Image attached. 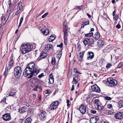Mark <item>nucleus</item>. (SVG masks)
<instances>
[{"label":"nucleus","mask_w":123,"mask_h":123,"mask_svg":"<svg viewBox=\"0 0 123 123\" xmlns=\"http://www.w3.org/2000/svg\"><path fill=\"white\" fill-rule=\"evenodd\" d=\"M32 70L33 72L32 74L30 75L28 77L29 78H32L33 75H37L39 72L40 69L37 66H36L33 62L29 63L26 66L24 71Z\"/></svg>","instance_id":"f257e3e1"},{"label":"nucleus","mask_w":123,"mask_h":123,"mask_svg":"<svg viewBox=\"0 0 123 123\" xmlns=\"http://www.w3.org/2000/svg\"><path fill=\"white\" fill-rule=\"evenodd\" d=\"M21 47L22 48L21 52L24 54L29 52L31 49V45L28 43H23Z\"/></svg>","instance_id":"f03ea898"},{"label":"nucleus","mask_w":123,"mask_h":123,"mask_svg":"<svg viewBox=\"0 0 123 123\" xmlns=\"http://www.w3.org/2000/svg\"><path fill=\"white\" fill-rule=\"evenodd\" d=\"M106 84L107 86H109L113 87L117 84V82L114 79L110 77L107 78Z\"/></svg>","instance_id":"7ed1b4c3"},{"label":"nucleus","mask_w":123,"mask_h":123,"mask_svg":"<svg viewBox=\"0 0 123 123\" xmlns=\"http://www.w3.org/2000/svg\"><path fill=\"white\" fill-rule=\"evenodd\" d=\"M22 73L21 68L19 66H16L14 69L13 73L15 76L16 78H19L21 76Z\"/></svg>","instance_id":"20e7f679"},{"label":"nucleus","mask_w":123,"mask_h":123,"mask_svg":"<svg viewBox=\"0 0 123 123\" xmlns=\"http://www.w3.org/2000/svg\"><path fill=\"white\" fill-rule=\"evenodd\" d=\"M68 27L66 25H65L63 27V31L64 34V43L65 45H66L67 43V37L68 36Z\"/></svg>","instance_id":"39448f33"},{"label":"nucleus","mask_w":123,"mask_h":123,"mask_svg":"<svg viewBox=\"0 0 123 123\" xmlns=\"http://www.w3.org/2000/svg\"><path fill=\"white\" fill-rule=\"evenodd\" d=\"M94 105L95 108L99 110H102L103 108V106L101 104L98 99H95L94 101Z\"/></svg>","instance_id":"423d86ee"},{"label":"nucleus","mask_w":123,"mask_h":123,"mask_svg":"<svg viewBox=\"0 0 123 123\" xmlns=\"http://www.w3.org/2000/svg\"><path fill=\"white\" fill-rule=\"evenodd\" d=\"M83 43L85 45H88L89 46H90V47L93 46L92 45L94 43L93 39L87 38H85V40L84 41Z\"/></svg>","instance_id":"0eeeda50"},{"label":"nucleus","mask_w":123,"mask_h":123,"mask_svg":"<svg viewBox=\"0 0 123 123\" xmlns=\"http://www.w3.org/2000/svg\"><path fill=\"white\" fill-rule=\"evenodd\" d=\"M58 102L57 101H55L53 102L50 105L49 109L51 110L55 109L58 106Z\"/></svg>","instance_id":"6e6552de"},{"label":"nucleus","mask_w":123,"mask_h":123,"mask_svg":"<svg viewBox=\"0 0 123 123\" xmlns=\"http://www.w3.org/2000/svg\"><path fill=\"white\" fill-rule=\"evenodd\" d=\"M91 88L92 91L97 92H99L100 91V88L96 84L91 86Z\"/></svg>","instance_id":"1a4fd4ad"},{"label":"nucleus","mask_w":123,"mask_h":123,"mask_svg":"<svg viewBox=\"0 0 123 123\" xmlns=\"http://www.w3.org/2000/svg\"><path fill=\"white\" fill-rule=\"evenodd\" d=\"M79 109L81 114H84L86 112V106L83 104H82L79 107Z\"/></svg>","instance_id":"9d476101"},{"label":"nucleus","mask_w":123,"mask_h":123,"mask_svg":"<svg viewBox=\"0 0 123 123\" xmlns=\"http://www.w3.org/2000/svg\"><path fill=\"white\" fill-rule=\"evenodd\" d=\"M114 116L116 119H121L123 118V112H118L115 114Z\"/></svg>","instance_id":"9b49d317"},{"label":"nucleus","mask_w":123,"mask_h":123,"mask_svg":"<svg viewBox=\"0 0 123 123\" xmlns=\"http://www.w3.org/2000/svg\"><path fill=\"white\" fill-rule=\"evenodd\" d=\"M3 119L5 121L10 120L11 118V117L10 113H6L4 114L2 116Z\"/></svg>","instance_id":"f8f14e48"},{"label":"nucleus","mask_w":123,"mask_h":123,"mask_svg":"<svg viewBox=\"0 0 123 123\" xmlns=\"http://www.w3.org/2000/svg\"><path fill=\"white\" fill-rule=\"evenodd\" d=\"M39 117L41 120L43 121L45 120L46 117V113L45 111L41 112L39 115Z\"/></svg>","instance_id":"ddd939ff"},{"label":"nucleus","mask_w":123,"mask_h":123,"mask_svg":"<svg viewBox=\"0 0 123 123\" xmlns=\"http://www.w3.org/2000/svg\"><path fill=\"white\" fill-rule=\"evenodd\" d=\"M87 59L91 60L94 57V54L93 52L89 51L87 53Z\"/></svg>","instance_id":"4468645a"},{"label":"nucleus","mask_w":123,"mask_h":123,"mask_svg":"<svg viewBox=\"0 0 123 123\" xmlns=\"http://www.w3.org/2000/svg\"><path fill=\"white\" fill-rule=\"evenodd\" d=\"M9 16H2L1 18V22L3 24H4L8 20Z\"/></svg>","instance_id":"2eb2a0df"},{"label":"nucleus","mask_w":123,"mask_h":123,"mask_svg":"<svg viewBox=\"0 0 123 123\" xmlns=\"http://www.w3.org/2000/svg\"><path fill=\"white\" fill-rule=\"evenodd\" d=\"M78 75L76 74H74L73 80L72 81V83L73 84L75 83V84H76L78 83Z\"/></svg>","instance_id":"dca6fc26"},{"label":"nucleus","mask_w":123,"mask_h":123,"mask_svg":"<svg viewBox=\"0 0 123 123\" xmlns=\"http://www.w3.org/2000/svg\"><path fill=\"white\" fill-rule=\"evenodd\" d=\"M54 82V79L52 74L51 73L49 75V84H53Z\"/></svg>","instance_id":"f3484780"},{"label":"nucleus","mask_w":123,"mask_h":123,"mask_svg":"<svg viewBox=\"0 0 123 123\" xmlns=\"http://www.w3.org/2000/svg\"><path fill=\"white\" fill-rule=\"evenodd\" d=\"M99 119L98 116H96L91 117L90 120V122L91 123H95Z\"/></svg>","instance_id":"a211bd4d"},{"label":"nucleus","mask_w":123,"mask_h":123,"mask_svg":"<svg viewBox=\"0 0 123 123\" xmlns=\"http://www.w3.org/2000/svg\"><path fill=\"white\" fill-rule=\"evenodd\" d=\"M33 72V71L32 70L29 71H24V72L23 73V74L24 76L25 77H27L28 75L29 74H32Z\"/></svg>","instance_id":"6ab92c4d"},{"label":"nucleus","mask_w":123,"mask_h":123,"mask_svg":"<svg viewBox=\"0 0 123 123\" xmlns=\"http://www.w3.org/2000/svg\"><path fill=\"white\" fill-rule=\"evenodd\" d=\"M14 61L12 59L9 62V63L7 67L6 68L7 70H9L10 68L13 66Z\"/></svg>","instance_id":"aec40b11"},{"label":"nucleus","mask_w":123,"mask_h":123,"mask_svg":"<svg viewBox=\"0 0 123 123\" xmlns=\"http://www.w3.org/2000/svg\"><path fill=\"white\" fill-rule=\"evenodd\" d=\"M100 35L99 32H96L94 34L93 37L96 40H97L100 37Z\"/></svg>","instance_id":"412c9836"},{"label":"nucleus","mask_w":123,"mask_h":123,"mask_svg":"<svg viewBox=\"0 0 123 123\" xmlns=\"http://www.w3.org/2000/svg\"><path fill=\"white\" fill-rule=\"evenodd\" d=\"M19 112L21 114H22L26 111L25 108L24 107H22L19 108L18 109Z\"/></svg>","instance_id":"4be33fe9"},{"label":"nucleus","mask_w":123,"mask_h":123,"mask_svg":"<svg viewBox=\"0 0 123 123\" xmlns=\"http://www.w3.org/2000/svg\"><path fill=\"white\" fill-rule=\"evenodd\" d=\"M41 31L45 35H47L49 33V30L47 29H42Z\"/></svg>","instance_id":"5701e85b"},{"label":"nucleus","mask_w":123,"mask_h":123,"mask_svg":"<svg viewBox=\"0 0 123 123\" xmlns=\"http://www.w3.org/2000/svg\"><path fill=\"white\" fill-rule=\"evenodd\" d=\"M104 43V42L103 40H99L98 41L97 45L99 47L101 46H103Z\"/></svg>","instance_id":"b1692460"},{"label":"nucleus","mask_w":123,"mask_h":123,"mask_svg":"<svg viewBox=\"0 0 123 123\" xmlns=\"http://www.w3.org/2000/svg\"><path fill=\"white\" fill-rule=\"evenodd\" d=\"M47 56V54L45 53H43L40 55V56L38 58L39 61L41 60V58H44L46 57Z\"/></svg>","instance_id":"393cba45"},{"label":"nucleus","mask_w":123,"mask_h":123,"mask_svg":"<svg viewBox=\"0 0 123 123\" xmlns=\"http://www.w3.org/2000/svg\"><path fill=\"white\" fill-rule=\"evenodd\" d=\"M22 3L21 2L19 1L18 4L17 9L19 10H21L22 8Z\"/></svg>","instance_id":"a878e982"},{"label":"nucleus","mask_w":123,"mask_h":123,"mask_svg":"<svg viewBox=\"0 0 123 123\" xmlns=\"http://www.w3.org/2000/svg\"><path fill=\"white\" fill-rule=\"evenodd\" d=\"M32 119L30 117L27 118L25 121V123H31Z\"/></svg>","instance_id":"bb28decb"},{"label":"nucleus","mask_w":123,"mask_h":123,"mask_svg":"<svg viewBox=\"0 0 123 123\" xmlns=\"http://www.w3.org/2000/svg\"><path fill=\"white\" fill-rule=\"evenodd\" d=\"M93 33L92 32H90L85 34V36L86 37H90L93 36Z\"/></svg>","instance_id":"cd10ccee"},{"label":"nucleus","mask_w":123,"mask_h":123,"mask_svg":"<svg viewBox=\"0 0 123 123\" xmlns=\"http://www.w3.org/2000/svg\"><path fill=\"white\" fill-rule=\"evenodd\" d=\"M56 62V60L55 57H53L52 58L51 63L52 65H54Z\"/></svg>","instance_id":"c85d7f7f"},{"label":"nucleus","mask_w":123,"mask_h":123,"mask_svg":"<svg viewBox=\"0 0 123 123\" xmlns=\"http://www.w3.org/2000/svg\"><path fill=\"white\" fill-rule=\"evenodd\" d=\"M123 107V101L121 100L118 102V107L121 108Z\"/></svg>","instance_id":"c756f323"},{"label":"nucleus","mask_w":123,"mask_h":123,"mask_svg":"<svg viewBox=\"0 0 123 123\" xmlns=\"http://www.w3.org/2000/svg\"><path fill=\"white\" fill-rule=\"evenodd\" d=\"M56 54L57 55V56L58 58H60L61 57L62 55V53L61 51H58L57 52Z\"/></svg>","instance_id":"7c9ffc66"},{"label":"nucleus","mask_w":123,"mask_h":123,"mask_svg":"<svg viewBox=\"0 0 123 123\" xmlns=\"http://www.w3.org/2000/svg\"><path fill=\"white\" fill-rule=\"evenodd\" d=\"M52 45L50 44H47L45 47V48L46 49H50L52 47Z\"/></svg>","instance_id":"2f4dec72"},{"label":"nucleus","mask_w":123,"mask_h":123,"mask_svg":"<svg viewBox=\"0 0 123 123\" xmlns=\"http://www.w3.org/2000/svg\"><path fill=\"white\" fill-rule=\"evenodd\" d=\"M85 51H83L82 52H80L79 53V57L83 58L84 54Z\"/></svg>","instance_id":"473e14b6"},{"label":"nucleus","mask_w":123,"mask_h":123,"mask_svg":"<svg viewBox=\"0 0 123 123\" xmlns=\"http://www.w3.org/2000/svg\"><path fill=\"white\" fill-rule=\"evenodd\" d=\"M104 98L107 100H110L112 99V98L108 96H105L104 97Z\"/></svg>","instance_id":"72a5a7b5"},{"label":"nucleus","mask_w":123,"mask_h":123,"mask_svg":"<svg viewBox=\"0 0 123 123\" xmlns=\"http://www.w3.org/2000/svg\"><path fill=\"white\" fill-rule=\"evenodd\" d=\"M83 6L82 5H81L80 6H76L73 9H80L82 8V6Z\"/></svg>","instance_id":"f704fd0d"},{"label":"nucleus","mask_w":123,"mask_h":123,"mask_svg":"<svg viewBox=\"0 0 123 123\" xmlns=\"http://www.w3.org/2000/svg\"><path fill=\"white\" fill-rule=\"evenodd\" d=\"M34 85L36 87V88H37L38 89H40L41 88V86H39V84H37L35 83Z\"/></svg>","instance_id":"c9c22d12"},{"label":"nucleus","mask_w":123,"mask_h":123,"mask_svg":"<svg viewBox=\"0 0 123 123\" xmlns=\"http://www.w3.org/2000/svg\"><path fill=\"white\" fill-rule=\"evenodd\" d=\"M35 79L33 78H32L30 80V83H32L33 84H35L34 82Z\"/></svg>","instance_id":"e433bc0d"},{"label":"nucleus","mask_w":123,"mask_h":123,"mask_svg":"<svg viewBox=\"0 0 123 123\" xmlns=\"http://www.w3.org/2000/svg\"><path fill=\"white\" fill-rule=\"evenodd\" d=\"M39 85L41 86H43L44 85V83L42 81L40 80H39Z\"/></svg>","instance_id":"4c0bfd02"},{"label":"nucleus","mask_w":123,"mask_h":123,"mask_svg":"<svg viewBox=\"0 0 123 123\" xmlns=\"http://www.w3.org/2000/svg\"><path fill=\"white\" fill-rule=\"evenodd\" d=\"M15 95V92H11L9 94V95L10 96H14Z\"/></svg>","instance_id":"58836bf2"},{"label":"nucleus","mask_w":123,"mask_h":123,"mask_svg":"<svg viewBox=\"0 0 123 123\" xmlns=\"http://www.w3.org/2000/svg\"><path fill=\"white\" fill-rule=\"evenodd\" d=\"M122 65V63L120 62L119 63L118 65L117 68H116L115 69H117V68H121Z\"/></svg>","instance_id":"ea45409f"},{"label":"nucleus","mask_w":123,"mask_h":123,"mask_svg":"<svg viewBox=\"0 0 123 123\" xmlns=\"http://www.w3.org/2000/svg\"><path fill=\"white\" fill-rule=\"evenodd\" d=\"M112 66L111 64V63H108L107 64L106 66V67L107 68H110V67L111 66Z\"/></svg>","instance_id":"a19ab883"},{"label":"nucleus","mask_w":123,"mask_h":123,"mask_svg":"<svg viewBox=\"0 0 123 123\" xmlns=\"http://www.w3.org/2000/svg\"><path fill=\"white\" fill-rule=\"evenodd\" d=\"M50 92L51 91L49 90H46V91L45 93V94H49L50 93Z\"/></svg>","instance_id":"79ce46f5"},{"label":"nucleus","mask_w":123,"mask_h":123,"mask_svg":"<svg viewBox=\"0 0 123 123\" xmlns=\"http://www.w3.org/2000/svg\"><path fill=\"white\" fill-rule=\"evenodd\" d=\"M21 12V10H19L17 9V11L15 13V15H17L19 13H20Z\"/></svg>","instance_id":"37998d69"},{"label":"nucleus","mask_w":123,"mask_h":123,"mask_svg":"<svg viewBox=\"0 0 123 123\" xmlns=\"http://www.w3.org/2000/svg\"><path fill=\"white\" fill-rule=\"evenodd\" d=\"M63 43H61V44H60L57 45V47H59L60 48H62V45Z\"/></svg>","instance_id":"c03bdc74"},{"label":"nucleus","mask_w":123,"mask_h":123,"mask_svg":"<svg viewBox=\"0 0 123 123\" xmlns=\"http://www.w3.org/2000/svg\"><path fill=\"white\" fill-rule=\"evenodd\" d=\"M107 106L108 108L111 109L112 108V106L111 104H109L107 105Z\"/></svg>","instance_id":"a18cd8bd"},{"label":"nucleus","mask_w":123,"mask_h":123,"mask_svg":"<svg viewBox=\"0 0 123 123\" xmlns=\"http://www.w3.org/2000/svg\"><path fill=\"white\" fill-rule=\"evenodd\" d=\"M89 21H87L85 22H83V24L85 25H87L89 24Z\"/></svg>","instance_id":"49530a36"},{"label":"nucleus","mask_w":123,"mask_h":123,"mask_svg":"<svg viewBox=\"0 0 123 123\" xmlns=\"http://www.w3.org/2000/svg\"><path fill=\"white\" fill-rule=\"evenodd\" d=\"M91 113L93 114H95L96 112V111L94 110H91Z\"/></svg>","instance_id":"de8ad7c7"},{"label":"nucleus","mask_w":123,"mask_h":123,"mask_svg":"<svg viewBox=\"0 0 123 123\" xmlns=\"http://www.w3.org/2000/svg\"><path fill=\"white\" fill-rule=\"evenodd\" d=\"M43 76H44L43 73H42L38 75V77L39 78H41Z\"/></svg>","instance_id":"09e8293b"},{"label":"nucleus","mask_w":123,"mask_h":123,"mask_svg":"<svg viewBox=\"0 0 123 123\" xmlns=\"http://www.w3.org/2000/svg\"><path fill=\"white\" fill-rule=\"evenodd\" d=\"M74 71L75 73H79V72L78 71L77 68H74Z\"/></svg>","instance_id":"8fccbe9b"},{"label":"nucleus","mask_w":123,"mask_h":123,"mask_svg":"<svg viewBox=\"0 0 123 123\" xmlns=\"http://www.w3.org/2000/svg\"><path fill=\"white\" fill-rule=\"evenodd\" d=\"M39 80H38L37 79H35L34 82H35V83H36V84H38V83L39 82Z\"/></svg>","instance_id":"3c124183"},{"label":"nucleus","mask_w":123,"mask_h":123,"mask_svg":"<svg viewBox=\"0 0 123 123\" xmlns=\"http://www.w3.org/2000/svg\"><path fill=\"white\" fill-rule=\"evenodd\" d=\"M118 18V16H115L114 18V19L116 21L117 20Z\"/></svg>","instance_id":"603ef678"},{"label":"nucleus","mask_w":123,"mask_h":123,"mask_svg":"<svg viewBox=\"0 0 123 123\" xmlns=\"http://www.w3.org/2000/svg\"><path fill=\"white\" fill-rule=\"evenodd\" d=\"M52 37H53V36L52 35H51L50 36V38H49V42H52L53 41L54 38L53 39H51V40L50 39V38Z\"/></svg>","instance_id":"864d4df0"},{"label":"nucleus","mask_w":123,"mask_h":123,"mask_svg":"<svg viewBox=\"0 0 123 123\" xmlns=\"http://www.w3.org/2000/svg\"><path fill=\"white\" fill-rule=\"evenodd\" d=\"M113 112L111 111H108V115H111L113 114Z\"/></svg>","instance_id":"5fc2aeb1"},{"label":"nucleus","mask_w":123,"mask_h":123,"mask_svg":"<svg viewBox=\"0 0 123 123\" xmlns=\"http://www.w3.org/2000/svg\"><path fill=\"white\" fill-rule=\"evenodd\" d=\"M8 71V70H7V68H6V71L4 73V75L5 76L6 75V74L7 73V72Z\"/></svg>","instance_id":"6e6d98bb"},{"label":"nucleus","mask_w":123,"mask_h":123,"mask_svg":"<svg viewBox=\"0 0 123 123\" xmlns=\"http://www.w3.org/2000/svg\"><path fill=\"white\" fill-rule=\"evenodd\" d=\"M6 98L5 97L4 98L3 100H1V101L0 102V103H2L3 102L4 103H5L4 102H5V101H6Z\"/></svg>","instance_id":"4d7b16f0"},{"label":"nucleus","mask_w":123,"mask_h":123,"mask_svg":"<svg viewBox=\"0 0 123 123\" xmlns=\"http://www.w3.org/2000/svg\"><path fill=\"white\" fill-rule=\"evenodd\" d=\"M116 27L118 29H120L121 28V26L120 24H118L116 26Z\"/></svg>","instance_id":"13d9d810"},{"label":"nucleus","mask_w":123,"mask_h":123,"mask_svg":"<svg viewBox=\"0 0 123 123\" xmlns=\"http://www.w3.org/2000/svg\"><path fill=\"white\" fill-rule=\"evenodd\" d=\"M67 106H68L70 105L69 104V100L68 99L67 100Z\"/></svg>","instance_id":"bf43d9fd"},{"label":"nucleus","mask_w":123,"mask_h":123,"mask_svg":"<svg viewBox=\"0 0 123 123\" xmlns=\"http://www.w3.org/2000/svg\"><path fill=\"white\" fill-rule=\"evenodd\" d=\"M8 5L9 6H10L12 4V3L11 1L10 0H9V1L8 2Z\"/></svg>","instance_id":"052dcab7"},{"label":"nucleus","mask_w":123,"mask_h":123,"mask_svg":"<svg viewBox=\"0 0 123 123\" xmlns=\"http://www.w3.org/2000/svg\"><path fill=\"white\" fill-rule=\"evenodd\" d=\"M74 89V85H72V87L71 89V91H73Z\"/></svg>","instance_id":"680f3d73"},{"label":"nucleus","mask_w":123,"mask_h":123,"mask_svg":"<svg viewBox=\"0 0 123 123\" xmlns=\"http://www.w3.org/2000/svg\"><path fill=\"white\" fill-rule=\"evenodd\" d=\"M23 17H22L20 19V22H21V23H22V21H23Z\"/></svg>","instance_id":"e2e57ef3"},{"label":"nucleus","mask_w":123,"mask_h":123,"mask_svg":"<svg viewBox=\"0 0 123 123\" xmlns=\"http://www.w3.org/2000/svg\"><path fill=\"white\" fill-rule=\"evenodd\" d=\"M93 94H91L88 96L89 97V98H90L91 97H92L93 96Z\"/></svg>","instance_id":"0e129e2a"},{"label":"nucleus","mask_w":123,"mask_h":123,"mask_svg":"<svg viewBox=\"0 0 123 123\" xmlns=\"http://www.w3.org/2000/svg\"><path fill=\"white\" fill-rule=\"evenodd\" d=\"M101 123H109L106 121H103Z\"/></svg>","instance_id":"69168bd1"},{"label":"nucleus","mask_w":123,"mask_h":123,"mask_svg":"<svg viewBox=\"0 0 123 123\" xmlns=\"http://www.w3.org/2000/svg\"><path fill=\"white\" fill-rule=\"evenodd\" d=\"M85 25L83 24V23L81 25V28H84Z\"/></svg>","instance_id":"338daca9"},{"label":"nucleus","mask_w":123,"mask_h":123,"mask_svg":"<svg viewBox=\"0 0 123 123\" xmlns=\"http://www.w3.org/2000/svg\"><path fill=\"white\" fill-rule=\"evenodd\" d=\"M83 58L79 57V61H81L82 60Z\"/></svg>","instance_id":"774afa93"}]
</instances>
